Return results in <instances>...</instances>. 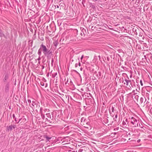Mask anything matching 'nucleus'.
Segmentation results:
<instances>
[{"label": "nucleus", "instance_id": "7", "mask_svg": "<svg viewBox=\"0 0 152 152\" xmlns=\"http://www.w3.org/2000/svg\"><path fill=\"white\" fill-rule=\"evenodd\" d=\"M83 57V55H82L81 58V59L82 60Z\"/></svg>", "mask_w": 152, "mask_h": 152}, {"label": "nucleus", "instance_id": "3", "mask_svg": "<svg viewBox=\"0 0 152 152\" xmlns=\"http://www.w3.org/2000/svg\"><path fill=\"white\" fill-rule=\"evenodd\" d=\"M7 129L8 130H12V129H14L15 128V126L14 125H10L7 127Z\"/></svg>", "mask_w": 152, "mask_h": 152}, {"label": "nucleus", "instance_id": "8", "mask_svg": "<svg viewBox=\"0 0 152 152\" xmlns=\"http://www.w3.org/2000/svg\"><path fill=\"white\" fill-rule=\"evenodd\" d=\"M140 141V140H137V142H139Z\"/></svg>", "mask_w": 152, "mask_h": 152}, {"label": "nucleus", "instance_id": "6", "mask_svg": "<svg viewBox=\"0 0 152 152\" xmlns=\"http://www.w3.org/2000/svg\"><path fill=\"white\" fill-rule=\"evenodd\" d=\"M125 81H126V85H128V81H127V80H125Z\"/></svg>", "mask_w": 152, "mask_h": 152}, {"label": "nucleus", "instance_id": "9", "mask_svg": "<svg viewBox=\"0 0 152 152\" xmlns=\"http://www.w3.org/2000/svg\"><path fill=\"white\" fill-rule=\"evenodd\" d=\"M141 82H142L141 81H140V83H141V85L142 86V83H141Z\"/></svg>", "mask_w": 152, "mask_h": 152}, {"label": "nucleus", "instance_id": "5", "mask_svg": "<svg viewBox=\"0 0 152 152\" xmlns=\"http://www.w3.org/2000/svg\"><path fill=\"white\" fill-rule=\"evenodd\" d=\"M46 138L47 140H48V141H49V140L51 139V137H47V136L46 137Z\"/></svg>", "mask_w": 152, "mask_h": 152}, {"label": "nucleus", "instance_id": "4", "mask_svg": "<svg viewBox=\"0 0 152 152\" xmlns=\"http://www.w3.org/2000/svg\"><path fill=\"white\" fill-rule=\"evenodd\" d=\"M22 119L23 123H25L26 121V119L24 118Z\"/></svg>", "mask_w": 152, "mask_h": 152}, {"label": "nucleus", "instance_id": "10", "mask_svg": "<svg viewBox=\"0 0 152 152\" xmlns=\"http://www.w3.org/2000/svg\"><path fill=\"white\" fill-rule=\"evenodd\" d=\"M20 120H21V119H20V120H19V121L18 122H20Z\"/></svg>", "mask_w": 152, "mask_h": 152}, {"label": "nucleus", "instance_id": "1", "mask_svg": "<svg viewBox=\"0 0 152 152\" xmlns=\"http://www.w3.org/2000/svg\"><path fill=\"white\" fill-rule=\"evenodd\" d=\"M131 123L132 124V127H136L138 125L137 121L136 119L134 118L133 117H131Z\"/></svg>", "mask_w": 152, "mask_h": 152}, {"label": "nucleus", "instance_id": "2", "mask_svg": "<svg viewBox=\"0 0 152 152\" xmlns=\"http://www.w3.org/2000/svg\"><path fill=\"white\" fill-rule=\"evenodd\" d=\"M41 48L43 51V52L45 54H46L47 53L48 50L46 46L43 45H41Z\"/></svg>", "mask_w": 152, "mask_h": 152}]
</instances>
